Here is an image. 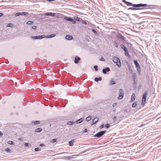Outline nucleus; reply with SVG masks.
<instances>
[{
  "label": "nucleus",
  "instance_id": "49530a36",
  "mask_svg": "<svg viewBox=\"0 0 161 161\" xmlns=\"http://www.w3.org/2000/svg\"><path fill=\"white\" fill-rule=\"evenodd\" d=\"M44 144L43 143H41L39 144V146L41 147H44Z\"/></svg>",
  "mask_w": 161,
  "mask_h": 161
},
{
  "label": "nucleus",
  "instance_id": "f704fd0d",
  "mask_svg": "<svg viewBox=\"0 0 161 161\" xmlns=\"http://www.w3.org/2000/svg\"><path fill=\"white\" fill-rule=\"evenodd\" d=\"M97 68L98 67L97 65H95L94 66V68L95 69L96 71H97L98 70Z\"/></svg>",
  "mask_w": 161,
  "mask_h": 161
},
{
  "label": "nucleus",
  "instance_id": "4c0bfd02",
  "mask_svg": "<svg viewBox=\"0 0 161 161\" xmlns=\"http://www.w3.org/2000/svg\"><path fill=\"white\" fill-rule=\"evenodd\" d=\"M144 9V10H139L140 11L139 12V13H144L145 12V9Z\"/></svg>",
  "mask_w": 161,
  "mask_h": 161
},
{
  "label": "nucleus",
  "instance_id": "09e8293b",
  "mask_svg": "<svg viewBox=\"0 0 161 161\" xmlns=\"http://www.w3.org/2000/svg\"><path fill=\"white\" fill-rule=\"evenodd\" d=\"M32 28L33 29H35L36 28V26H32Z\"/></svg>",
  "mask_w": 161,
  "mask_h": 161
},
{
  "label": "nucleus",
  "instance_id": "7c9ffc66",
  "mask_svg": "<svg viewBox=\"0 0 161 161\" xmlns=\"http://www.w3.org/2000/svg\"><path fill=\"white\" fill-rule=\"evenodd\" d=\"M126 4L127 5L130 6H133V5L132 3L128 2Z\"/></svg>",
  "mask_w": 161,
  "mask_h": 161
},
{
  "label": "nucleus",
  "instance_id": "bb28decb",
  "mask_svg": "<svg viewBox=\"0 0 161 161\" xmlns=\"http://www.w3.org/2000/svg\"><path fill=\"white\" fill-rule=\"evenodd\" d=\"M42 130L40 128L36 129L35 130V132H40L42 131Z\"/></svg>",
  "mask_w": 161,
  "mask_h": 161
},
{
  "label": "nucleus",
  "instance_id": "5701e85b",
  "mask_svg": "<svg viewBox=\"0 0 161 161\" xmlns=\"http://www.w3.org/2000/svg\"><path fill=\"white\" fill-rule=\"evenodd\" d=\"M118 37L119 38H120L122 40L124 39V37L121 34H119L118 35Z\"/></svg>",
  "mask_w": 161,
  "mask_h": 161
},
{
  "label": "nucleus",
  "instance_id": "2eb2a0df",
  "mask_svg": "<svg viewBox=\"0 0 161 161\" xmlns=\"http://www.w3.org/2000/svg\"><path fill=\"white\" fill-rule=\"evenodd\" d=\"M65 37L66 39L68 40H71L73 39V36L69 35H66Z\"/></svg>",
  "mask_w": 161,
  "mask_h": 161
},
{
  "label": "nucleus",
  "instance_id": "f3484780",
  "mask_svg": "<svg viewBox=\"0 0 161 161\" xmlns=\"http://www.w3.org/2000/svg\"><path fill=\"white\" fill-rule=\"evenodd\" d=\"M83 119H83V118H80V119L76 120L75 123L76 124H79V123H81L83 120Z\"/></svg>",
  "mask_w": 161,
  "mask_h": 161
},
{
  "label": "nucleus",
  "instance_id": "37998d69",
  "mask_svg": "<svg viewBox=\"0 0 161 161\" xmlns=\"http://www.w3.org/2000/svg\"><path fill=\"white\" fill-rule=\"evenodd\" d=\"M82 23L84 25H86L87 24L86 21L84 20L82 21Z\"/></svg>",
  "mask_w": 161,
  "mask_h": 161
},
{
  "label": "nucleus",
  "instance_id": "c03bdc74",
  "mask_svg": "<svg viewBox=\"0 0 161 161\" xmlns=\"http://www.w3.org/2000/svg\"><path fill=\"white\" fill-rule=\"evenodd\" d=\"M115 46L117 48L118 47V44L116 42H115Z\"/></svg>",
  "mask_w": 161,
  "mask_h": 161
},
{
  "label": "nucleus",
  "instance_id": "5fc2aeb1",
  "mask_svg": "<svg viewBox=\"0 0 161 161\" xmlns=\"http://www.w3.org/2000/svg\"><path fill=\"white\" fill-rule=\"evenodd\" d=\"M123 2L125 4H126L128 2L126 1L125 0H123Z\"/></svg>",
  "mask_w": 161,
  "mask_h": 161
},
{
  "label": "nucleus",
  "instance_id": "c756f323",
  "mask_svg": "<svg viewBox=\"0 0 161 161\" xmlns=\"http://www.w3.org/2000/svg\"><path fill=\"white\" fill-rule=\"evenodd\" d=\"M73 124H74L73 122L72 121H69L67 123V124L68 125H72Z\"/></svg>",
  "mask_w": 161,
  "mask_h": 161
},
{
  "label": "nucleus",
  "instance_id": "f8f14e48",
  "mask_svg": "<svg viewBox=\"0 0 161 161\" xmlns=\"http://www.w3.org/2000/svg\"><path fill=\"white\" fill-rule=\"evenodd\" d=\"M131 99L130 102H132L134 101L136 99V96L135 93H133L131 96Z\"/></svg>",
  "mask_w": 161,
  "mask_h": 161
},
{
  "label": "nucleus",
  "instance_id": "a18cd8bd",
  "mask_svg": "<svg viewBox=\"0 0 161 161\" xmlns=\"http://www.w3.org/2000/svg\"><path fill=\"white\" fill-rule=\"evenodd\" d=\"M24 145H25V146H26V147H28V146H29V144L28 143H27V142H25L24 143Z\"/></svg>",
  "mask_w": 161,
  "mask_h": 161
},
{
  "label": "nucleus",
  "instance_id": "a211bd4d",
  "mask_svg": "<svg viewBox=\"0 0 161 161\" xmlns=\"http://www.w3.org/2000/svg\"><path fill=\"white\" fill-rule=\"evenodd\" d=\"M116 83V81L114 80V79H112L110 80V85H114Z\"/></svg>",
  "mask_w": 161,
  "mask_h": 161
},
{
  "label": "nucleus",
  "instance_id": "58836bf2",
  "mask_svg": "<svg viewBox=\"0 0 161 161\" xmlns=\"http://www.w3.org/2000/svg\"><path fill=\"white\" fill-rule=\"evenodd\" d=\"M56 141V140L55 139H53L51 140V142L52 143L55 142Z\"/></svg>",
  "mask_w": 161,
  "mask_h": 161
},
{
  "label": "nucleus",
  "instance_id": "ea45409f",
  "mask_svg": "<svg viewBox=\"0 0 161 161\" xmlns=\"http://www.w3.org/2000/svg\"><path fill=\"white\" fill-rule=\"evenodd\" d=\"M92 31L95 34H96L97 33V32L96 31L95 29H92Z\"/></svg>",
  "mask_w": 161,
  "mask_h": 161
},
{
  "label": "nucleus",
  "instance_id": "6ab92c4d",
  "mask_svg": "<svg viewBox=\"0 0 161 161\" xmlns=\"http://www.w3.org/2000/svg\"><path fill=\"white\" fill-rule=\"evenodd\" d=\"M102 80V78L101 77L99 78L96 77L94 79V80L96 82H98L99 81H101Z\"/></svg>",
  "mask_w": 161,
  "mask_h": 161
},
{
  "label": "nucleus",
  "instance_id": "864d4df0",
  "mask_svg": "<svg viewBox=\"0 0 161 161\" xmlns=\"http://www.w3.org/2000/svg\"><path fill=\"white\" fill-rule=\"evenodd\" d=\"M116 118L117 117L116 116H114L113 118V119L114 120L116 119Z\"/></svg>",
  "mask_w": 161,
  "mask_h": 161
},
{
  "label": "nucleus",
  "instance_id": "4be33fe9",
  "mask_svg": "<svg viewBox=\"0 0 161 161\" xmlns=\"http://www.w3.org/2000/svg\"><path fill=\"white\" fill-rule=\"evenodd\" d=\"M34 125H37L40 123V121H33L32 123Z\"/></svg>",
  "mask_w": 161,
  "mask_h": 161
},
{
  "label": "nucleus",
  "instance_id": "0eeeda50",
  "mask_svg": "<svg viewBox=\"0 0 161 161\" xmlns=\"http://www.w3.org/2000/svg\"><path fill=\"white\" fill-rule=\"evenodd\" d=\"M28 13L27 12H17L15 14V16L16 17H17L19 16L20 15H21L22 16H25L28 15Z\"/></svg>",
  "mask_w": 161,
  "mask_h": 161
},
{
  "label": "nucleus",
  "instance_id": "aec40b11",
  "mask_svg": "<svg viewBox=\"0 0 161 161\" xmlns=\"http://www.w3.org/2000/svg\"><path fill=\"white\" fill-rule=\"evenodd\" d=\"M71 19L69 17L66 16L64 18V19L66 21H70Z\"/></svg>",
  "mask_w": 161,
  "mask_h": 161
},
{
  "label": "nucleus",
  "instance_id": "de8ad7c7",
  "mask_svg": "<svg viewBox=\"0 0 161 161\" xmlns=\"http://www.w3.org/2000/svg\"><path fill=\"white\" fill-rule=\"evenodd\" d=\"M117 104V103H114L112 105V106L113 107H114L116 106Z\"/></svg>",
  "mask_w": 161,
  "mask_h": 161
},
{
  "label": "nucleus",
  "instance_id": "c85d7f7f",
  "mask_svg": "<svg viewBox=\"0 0 161 161\" xmlns=\"http://www.w3.org/2000/svg\"><path fill=\"white\" fill-rule=\"evenodd\" d=\"M136 102H135L132 104V106L133 108H135L136 107Z\"/></svg>",
  "mask_w": 161,
  "mask_h": 161
},
{
  "label": "nucleus",
  "instance_id": "39448f33",
  "mask_svg": "<svg viewBox=\"0 0 161 161\" xmlns=\"http://www.w3.org/2000/svg\"><path fill=\"white\" fill-rule=\"evenodd\" d=\"M134 64H135L136 67L137 68V70L138 72H140L141 71V68L140 65L137 62V61L136 60H135L134 61Z\"/></svg>",
  "mask_w": 161,
  "mask_h": 161
},
{
  "label": "nucleus",
  "instance_id": "72a5a7b5",
  "mask_svg": "<svg viewBox=\"0 0 161 161\" xmlns=\"http://www.w3.org/2000/svg\"><path fill=\"white\" fill-rule=\"evenodd\" d=\"M7 143L10 145H13V142L11 141H9Z\"/></svg>",
  "mask_w": 161,
  "mask_h": 161
},
{
  "label": "nucleus",
  "instance_id": "79ce46f5",
  "mask_svg": "<svg viewBox=\"0 0 161 161\" xmlns=\"http://www.w3.org/2000/svg\"><path fill=\"white\" fill-rule=\"evenodd\" d=\"M10 149L9 148H6L5 149V151L7 152H9L10 151Z\"/></svg>",
  "mask_w": 161,
  "mask_h": 161
},
{
  "label": "nucleus",
  "instance_id": "a878e982",
  "mask_svg": "<svg viewBox=\"0 0 161 161\" xmlns=\"http://www.w3.org/2000/svg\"><path fill=\"white\" fill-rule=\"evenodd\" d=\"M132 77L133 79L135 81L136 78V74L135 73H134L133 74V75L132 76Z\"/></svg>",
  "mask_w": 161,
  "mask_h": 161
},
{
  "label": "nucleus",
  "instance_id": "a19ab883",
  "mask_svg": "<svg viewBox=\"0 0 161 161\" xmlns=\"http://www.w3.org/2000/svg\"><path fill=\"white\" fill-rule=\"evenodd\" d=\"M105 127L107 128H108L109 127V125L108 124H106L105 125Z\"/></svg>",
  "mask_w": 161,
  "mask_h": 161
},
{
  "label": "nucleus",
  "instance_id": "3c124183",
  "mask_svg": "<svg viewBox=\"0 0 161 161\" xmlns=\"http://www.w3.org/2000/svg\"><path fill=\"white\" fill-rule=\"evenodd\" d=\"M87 130L86 129H85L84 130V132L86 133L87 132Z\"/></svg>",
  "mask_w": 161,
  "mask_h": 161
},
{
  "label": "nucleus",
  "instance_id": "b1692460",
  "mask_svg": "<svg viewBox=\"0 0 161 161\" xmlns=\"http://www.w3.org/2000/svg\"><path fill=\"white\" fill-rule=\"evenodd\" d=\"M55 36L56 34H53L49 36H47V38H52Z\"/></svg>",
  "mask_w": 161,
  "mask_h": 161
},
{
  "label": "nucleus",
  "instance_id": "bf43d9fd",
  "mask_svg": "<svg viewBox=\"0 0 161 161\" xmlns=\"http://www.w3.org/2000/svg\"><path fill=\"white\" fill-rule=\"evenodd\" d=\"M143 125H141V126H142Z\"/></svg>",
  "mask_w": 161,
  "mask_h": 161
},
{
  "label": "nucleus",
  "instance_id": "603ef678",
  "mask_svg": "<svg viewBox=\"0 0 161 161\" xmlns=\"http://www.w3.org/2000/svg\"><path fill=\"white\" fill-rule=\"evenodd\" d=\"M100 129H102L103 128V127H104V125H101L100 126Z\"/></svg>",
  "mask_w": 161,
  "mask_h": 161
},
{
  "label": "nucleus",
  "instance_id": "ddd939ff",
  "mask_svg": "<svg viewBox=\"0 0 161 161\" xmlns=\"http://www.w3.org/2000/svg\"><path fill=\"white\" fill-rule=\"evenodd\" d=\"M128 10H143L144 9L142 8H136L133 7L130 8H128Z\"/></svg>",
  "mask_w": 161,
  "mask_h": 161
},
{
  "label": "nucleus",
  "instance_id": "9b49d317",
  "mask_svg": "<svg viewBox=\"0 0 161 161\" xmlns=\"http://www.w3.org/2000/svg\"><path fill=\"white\" fill-rule=\"evenodd\" d=\"M110 71V69L108 67H106L105 69H103L102 70L103 73L104 74H106L107 72Z\"/></svg>",
  "mask_w": 161,
  "mask_h": 161
},
{
  "label": "nucleus",
  "instance_id": "4468645a",
  "mask_svg": "<svg viewBox=\"0 0 161 161\" xmlns=\"http://www.w3.org/2000/svg\"><path fill=\"white\" fill-rule=\"evenodd\" d=\"M45 15L46 16H54L55 15V14L52 12L51 13H46L45 14Z\"/></svg>",
  "mask_w": 161,
  "mask_h": 161
},
{
  "label": "nucleus",
  "instance_id": "6e6552de",
  "mask_svg": "<svg viewBox=\"0 0 161 161\" xmlns=\"http://www.w3.org/2000/svg\"><path fill=\"white\" fill-rule=\"evenodd\" d=\"M147 4H134L133 5V6L134 7H146L147 6Z\"/></svg>",
  "mask_w": 161,
  "mask_h": 161
},
{
  "label": "nucleus",
  "instance_id": "e433bc0d",
  "mask_svg": "<svg viewBox=\"0 0 161 161\" xmlns=\"http://www.w3.org/2000/svg\"><path fill=\"white\" fill-rule=\"evenodd\" d=\"M70 21L72 22V23L73 24H75L76 23L75 21L72 18L71 19Z\"/></svg>",
  "mask_w": 161,
  "mask_h": 161
},
{
  "label": "nucleus",
  "instance_id": "473e14b6",
  "mask_svg": "<svg viewBox=\"0 0 161 161\" xmlns=\"http://www.w3.org/2000/svg\"><path fill=\"white\" fill-rule=\"evenodd\" d=\"M33 23V22L31 21H28L26 22L27 25H31Z\"/></svg>",
  "mask_w": 161,
  "mask_h": 161
},
{
  "label": "nucleus",
  "instance_id": "7ed1b4c3",
  "mask_svg": "<svg viewBox=\"0 0 161 161\" xmlns=\"http://www.w3.org/2000/svg\"><path fill=\"white\" fill-rule=\"evenodd\" d=\"M147 94V91H146L143 95L142 103V105H144L145 104Z\"/></svg>",
  "mask_w": 161,
  "mask_h": 161
},
{
  "label": "nucleus",
  "instance_id": "9d476101",
  "mask_svg": "<svg viewBox=\"0 0 161 161\" xmlns=\"http://www.w3.org/2000/svg\"><path fill=\"white\" fill-rule=\"evenodd\" d=\"M80 60V58L77 56H76L74 59V63L75 64H77L79 61Z\"/></svg>",
  "mask_w": 161,
  "mask_h": 161
},
{
  "label": "nucleus",
  "instance_id": "f03ea898",
  "mask_svg": "<svg viewBox=\"0 0 161 161\" xmlns=\"http://www.w3.org/2000/svg\"><path fill=\"white\" fill-rule=\"evenodd\" d=\"M106 132V131L105 130L101 131L97 133L96 134L94 135L93 136L94 137H97L98 138H99L103 135Z\"/></svg>",
  "mask_w": 161,
  "mask_h": 161
},
{
  "label": "nucleus",
  "instance_id": "cd10ccee",
  "mask_svg": "<svg viewBox=\"0 0 161 161\" xmlns=\"http://www.w3.org/2000/svg\"><path fill=\"white\" fill-rule=\"evenodd\" d=\"M74 19L78 21H80V18L77 16H75L74 17Z\"/></svg>",
  "mask_w": 161,
  "mask_h": 161
},
{
  "label": "nucleus",
  "instance_id": "13d9d810",
  "mask_svg": "<svg viewBox=\"0 0 161 161\" xmlns=\"http://www.w3.org/2000/svg\"><path fill=\"white\" fill-rule=\"evenodd\" d=\"M2 133V132L1 131H0V136L1 135Z\"/></svg>",
  "mask_w": 161,
  "mask_h": 161
},
{
  "label": "nucleus",
  "instance_id": "1a4fd4ad",
  "mask_svg": "<svg viewBox=\"0 0 161 161\" xmlns=\"http://www.w3.org/2000/svg\"><path fill=\"white\" fill-rule=\"evenodd\" d=\"M44 38L43 36H36L31 37V38L33 39H41Z\"/></svg>",
  "mask_w": 161,
  "mask_h": 161
},
{
  "label": "nucleus",
  "instance_id": "8fccbe9b",
  "mask_svg": "<svg viewBox=\"0 0 161 161\" xmlns=\"http://www.w3.org/2000/svg\"><path fill=\"white\" fill-rule=\"evenodd\" d=\"M100 60L103 61H104L105 60L104 58H103L102 57L100 59Z\"/></svg>",
  "mask_w": 161,
  "mask_h": 161
},
{
  "label": "nucleus",
  "instance_id": "393cba45",
  "mask_svg": "<svg viewBox=\"0 0 161 161\" xmlns=\"http://www.w3.org/2000/svg\"><path fill=\"white\" fill-rule=\"evenodd\" d=\"M91 119V116H88L86 118V120L87 121H89Z\"/></svg>",
  "mask_w": 161,
  "mask_h": 161
},
{
  "label": "nucleus",
  "instance_id": "423d86ee",
  "mask_svg": "<svg viewBox=\"0 0 161 161\" xmlns=\"http://www.w3.org/2000/svg\"><path fill=\"white\" fill-rule=\"evenodd\" d=\"M121 47L124 50L125 52V56L128 57L129 56V54L128 50L126 47L124 45H122V46H121Z\"/></svg>",
  "mask_w": 161,
  "mask_h": 161
},
{
  "label": "nucleus",
  "instance_id": "f257e3e1",
  "mask_svg": "<svg viewBox=\"0 0 161 161\" xmlns=\"http://www.w3.org/2000/svg\"><path fill=\"white\" fill-rule=\"evenodd\" d=\"M112 61L114 63L117 64V65L119 67H120L121 66V63L120 59L117 57H114Z\"/></svg>",
  "mask_w": 161,
  "mask_h": 161
},
{
  "label": "nucleus",
  "instance_id": "c9c22d12",
  "mask_svg": "<svg viewBox=\"0 0 161 161\" xmlns=\"http://www.w3.org/2000/svg\"><path fill=\"white\" fill-rule=\"evenodd\" d=\"M41 150V149L39 148H35V151L36 152L39 151Z\"/></svg>",
  "mask_w": 161,
  "mask_h": 161
},
{
  "label": "nucleus",
  "instance_id": "20e7f679",
  "mask_svg": "<svg viewBox=\"0 0 161 161\" xmlns=\"http://www.w3.org/2000/svg\"><path fill=\"white\" fill-rule=\"evenodd\" d=\"M124 95V92L123 89H120L119 91V97H118L119 100L123 99Z\"/></svg>",
  "mask_w": 161,
  "mask_h": 161
},
{
  "label": "nucleus",
  "instance_id": "412c9836",
  "mask_svg": "<svg viewBox=\"0 0 161 161\" xmlns=\"http://www.w3.org/2000/svg\"><path fill=\"white\" fill-rule=\"evenodd\" d=\"M74 140L72 139L69 142V145L70 146H72L73 145V143L74 142Z\"/></svg>",
  "mask_w": 161,
  "mask_h": 161
},
{
  "label": "nucleus",
  "instance_id": "2f4dec72",
  "mask_svg": "<svg viewBox=\"0 0 161 161\" xmlns=\"http://www.w3.org/2000/svg\"><path fill=\"white\" fill-rule=\"evenodd\" d=\"M13 26V24L11 23H9L7 25V27H11Z\"/></svg>",
  "mask_w": 161,
  "mask_h": 161
},
{
  "label": "nucleus",
  "instance_id": "4d7b16f0",
  "mask_svg": "<svg viewBox=\"0 0 161 161\" xmlns=\"http://www.w3.org/2000/svg\"><path fill=\"white\" fill-rule=\"evenodd\" d=\"M18 140H19V141H21V140H22L21 138H18Z\"/></svg>",
  "mask_w": 161,
  "mask_h": 161
},
{
  "label": "nucleus",
  "instance_id": "dca6fc26",
  "mask_svg": "<svg viewBox=\"0 0 161 161\" xmlns=\"http://www.w3.org/2000/svg\"><path fill=\"white\" fill-rule=\"evenodd\" d=\"M99 118L98 117H96L94 118L92 120V125H94L95 124L97 121L99 120Z\"/></svg>",
  "mask_w": 161,
  "mask_h": 161
},
{
  "label": "nucleus",
  "instance_id": "6e6d98bb",
  "mask_svg": "<svg viewBox=\"0 0 161 161\" xmlns=\"http://www.w3.org/2000/svg\"><path fill=\"white\" fill-rule=\"evenodd\" d=\"M3 15V14L2 13H0V17H1Z\"/></svg>",
  "mask_w": 161,
  "mask_h": 161
}]
</instances>
